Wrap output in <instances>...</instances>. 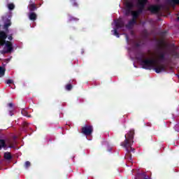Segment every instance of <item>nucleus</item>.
Returning a JSON list of instances; mask_svg holds the SVG:
<instances>
[{"label": "nucleus", "mask_w": 179, "mask_h": 179, "mask_svg": "<svg viewBox=\"0 0 179 179\" xmlns=\"http://www.w3.org/2000/svg\"><path fill=\"white\" fill-rule=\"evenodd\" d=\"M163 53L158 52L152 55H144L138 59L137 62L145 69H155L157 73L166 71V66L159 62V59H163Z\"/></svg>", "instance_id": "obj_1"}, {"label": "nucleus", "mask_w": 179, "mask_h": 179, "mask_svg": "<svg viewBox=\"0 0 179 179\" xmlns=\"http://www.w3.org/2000/svg\"><path fill=\"white\" fill-rule=\"evenodd\" d=\"M132 139H134V130H131L129 133L125 135V141L122 144V146H124L127 152H130L131 146H132Z\"/></svg>", "instance_id": "obj_4"}, {"label": "nucleus", "mask_w": 179, "mask_h": 179, "mask_svg": "<svg viewBox=\"0 0 179 179\" xmlns=\"http://www.w3.org/2000/svg\"><path fill=\"white\" fill-rule=\"evenodd\" d=\"M4 158L6 159V160H10V159H12V155H10V152H6L4 154Z\"/></svg>", "instance_id": "obj_10"}, {"label": "nucleus", "mask_w": 179, "mask_h": 179, "mask_svg": "<svg viewBox=\"0 0 179 179\" xmlns=\"http://www.w3.org/2000/svg\"><path fill=\"white\" fill-rule=\"evenodd\" d=\"M8 106H9L10 108L13 107V103H9Z\"/></svg>", "instance_id": "obj_21"}, {"label": "nucleus", "mask_w": 179, "mask_h": 179, "mask_svg": "<svg viewBox=\"0 0 179 179\" xmlns=\"http://www.w3.org/2000/svg\"><path fill=\"white\" fill-rule=\"evenodd\" d=\"M10 24H11L10 20H7L6 21H5V23H4V29H8V27H9Z\"/></svg>", "instance_id": "obj_11"}, {"label": "nucleus", "mask_w": 179, "mask_h": 179, "mask_svg": "<svg viewBox=\"0 0 179 179\" xmlns=\"http://www.w3.org/2000/svg\"><path fill=\"white\" fill-rule=\"evenodd\" d=\"M145 179H148V178H145Z\"/></svg>", "instance_id": "obj_24"}, {"label": "nucleus", "mask_w": 179, "mask_h": 179, "mask_svg": "<svg viewBox=\"0 0 179 179\" xmlns=\"http://www.w3.org/2000/svg\"><path fill=\"white\" fill-rule=\"evenodd\" d=\"M25 167H30V162H25Z\"/></svg>", "instance_id": "obj_18"}, {"label": "nucleus", "mask_w": 179, "mask_h": 179, "mask_svg": "<svg viewBox=\"0 0 179 179\" xmlns=\"http://www.w3.org/2000/svg\"><path fill=\"white\" fill-rule=\"evenodd\" d=\"M178 20L179 21V17H178Z\"/></svg>", "instance_id": "obj_23"}, {"label": "nucleus", "mask_w": 179, "mask_h": 179, "mask_svg": "<svg viewBox=\"0 0 179 179\" xmlns=\"http://www.w3.org/2000/svg\"><path fill=\"white\" fill-rule=\"evenodd\" d=\"M10 115H12V112H10Z\"/></svg>", "instance_id": "obj_22"}, {"label": "nucleus", "mask_w": 179, "mask_h": 179, "mask_svg": "<svg viewBox=\"0 0 179 179\" xmlns=\"http://www.w3.org/2000/svg\"><path fill=\"white\" fill-rule=\"evenodd\" d=\"M148 9L150 12H152V13H156L160 10V7H159V6H150Z\"/></svg>", "instance_id": "obj_8"}, {"label": "nucleus", "mask_w": 179, "mask_h": 179, "mask_svg": "<svg viewBox=\"0 0 179 179\" xmlns=\"http://www.w3.org/2000/svg\"><path fill=\"white\" fill-rule=\"evenodd\" d=\"M22 115L25 116L27 115V113L26 112L25 110H22Z\"/></svg>", "instance_id": "obj_19"}, {"label": "nucleus", "mask_w": 179, "mask_h": 179, "mask_svg": "<svg viewBox=\"0 0 179 179\" xmlns=\"http://www.w3.org/2000/svg\"><path fill=\"white\" fill-rule=\"evenodd\" d=\"M6 83H7V85H10V83H13V80H8L6 81Z\"/></svg>", "instance_id": "obj_17"}, {"label": "nucleus", "mask_w": 179, "mask_h": 179, "mask_svg": "<svg viewBox=\"0 0 179 179\" xmlns=\"http://www.w3.org/2000/svg\"><path fill=\"white\" fill-rule=\"evenodd\" d=\"M8 148H13L10 144L9 140H2L0 139V150L1 149H8Z\"/></svg>", "instance_id": "obj_6"}, {"label": "nucleus", "mask_w": 179, "mask_h": 179, "mask_svg": "<svg viewBox=\"0 0 179 179\" xmlns=\"http://www.w3.org/2000/svg\"><path fill=\"white\" fill-rule=\"evenodd\" d=\"M29 17L30 20H36V19H37V15H36L34 13H31L29 15Z\"/></svg>", "instance_id": "obj_9"}, {"label": "nucleus", "mask_w": 179, "mask_h": 179, "mask_svg": "<svg viewBox=\"0 0 179 179\" xmlns=\"http://www.w3.org/2000/svg\"><path fill=\"white\" fill-rule=\"evenodd\" d=\"M29 10H34L36 9V5L34 3H30L29 6Z\"/></svg>", "instance_id": "obj_13"}, {"label": "nucleus", "mask_w": 179, "mask_h": 179, "mask_svg": "<svg viewBox=\"0 0 179 179\" xmlns=\"http://www.w3.org/2000/svg\"><path fill=\"white\" fill-rule=\"evenodd\" d=\"M6 34L3 31H0V45H5L4 52H10L13 48L12 47V43L6 41Z\"/></svg>", "instance_id": "obj_3"}, {"label": "nucleus", "mask_w": 179, "mask_h": 179, "mask_svg": "<svg viewBox=\"0 0 179 179\" xmlns=\"http://www.w3.org/2000/svg\"><path fill=\"white\" fill-rule=\"evenodd\" d=\"M8 38L10 41H11V40H12V36H8Z\"/></svg>", "instance_id": "obj_20"}, {"label": "nucleus", "mask_w": 179, "mask_h": 179, "mask_svg": "<svg viewBox=\"0 0 179 179\" xmlns=\"http://www.w3.org/2000/svg\"><path fill=\"white\" fill-rule=\"evenodd\" d=\"M71 89H72V85H67L66 86V90H71Z\"/></svg>", "instance_id": "obj_16"}, {"label": "nucleus", "mask_w": 179, "mask_h": 179, "mask_svg": "<svg viewBox=\"0 0 179 179\" xmlns=\"http://www.w3.org/2000/svg\"><path fill=\"white\" fill-rule=\"evenodd\" d=\"M8 8L10 10H12V9L15 8V5L13 3H9L8 4Z\"/></svg>", "instance_id": "obj_15"}, {"label": "nucleus", "mask_w": 179, "mask_h": 179, "mask_svg": "<svg viewBox=\"0 0 179 179\" xmlns=\"http://www.w3.org/2000/svg\"><path fill=\"white\" fill-rule=\"evenodd\" d=\"M82 132L84 135L87 136L89 135H92V132H93V127L92 126H85L82 129Z\"/></svg>", "instance_id": "obj_7"}, {"label": "nucleus", "mask_w": 179, "mask_h": 179, "mask_svg": "<svg viewBox=\"0 0 179 179\" xmlns=\"http://www.w3.org/2000/svg\"><path fill=\"white\" fill-rule=\"evenodd\" d=\"M146 1L147 0H137V6L139 11H134L132 10V8H134V3L132 1H125L124 6L127 15H129L130 13L131 14V16H133L132 20L129 22L130 26H132V24H135V23H136V17H138L139 12H141L142 9H143L145 3H146Z\"/></svg>", "instance_id": "obj_2"}, {"label": "nucleus", "mask_w": 179, "mask_h": 179, "mask_svg": "<svg viewBox=\"0 0 179 179\" xmlns=\"http://www.w3.org/2000/svg\"><path fill=\"white\" fill-rule=\"evenodd\" d=\"M171 5H179V0H171Z\"/></svg>", "instance_id": "obj_14"}, {"label": "nucleus", "mask_w": 179, "mask_h": 179, "mask_svg": "<svg viewBox=\"0 0 179 179\" xmlns=\"http://www.w3.org/2000/svg\"><path fill=\"white\" fill-rule=\"evenodd\" d=\"M122 24L123 23L122 21H121V20H117L112 24V26L114 29L112 31L113 36H116V37H120V36H118V33H117V29H120V27H122Z\"/></svg>", "instance_id": "obj_5"}, {"label": "nucleus", "mask_w": 179, "mask_h": 179, "mask_svg": "<svg viewBox=\"0 0 179 179\" xmlns=\"http://www.w3.org/2000/svg\"><path fill=\"white\" fill-rule=\"evenodd\" d=\"M5 75V68L0 67V76H3Z\"/></svg>", "instance_id": "obj_12"}]
</instances>
